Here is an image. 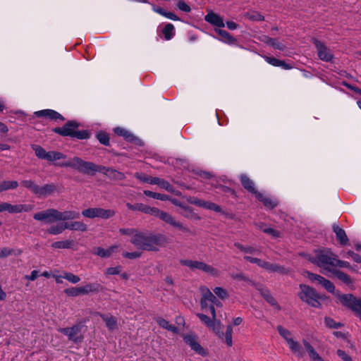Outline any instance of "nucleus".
<instances>
[{"mask_svg": "<svg viewBox=\"0 0 361 361\" xmlns=\"http://www.w3.org/2000/svg\"><path fill=\"white\" fill-rule=\"evenodd\" d=\"M130 243L138 250L158 251L159 247L165 245L166 237L163 234H154L138 231L130 239Z\"/></svg>", "mask_w": 361, "mask_h": 361, "instance_id": "1", "label": "nucleus"}, {"mask_svg": "<svg viewBox=\"0 0 361 361\" xmlns=\"http://www.w3.org/2000/svg\"><path fill=\"white\" fill-rule=\"evenodd\" d=\"M197 316L199 319L210 330H212L214 334L217 336V338L223 343L226 344L227 346L231 347L233 345V328L231 325H228L226 326V332L224 333L222 331V324L219 320L216 318V314H215V319H214L212 315V318H209L208 316L198 313Z\"/></svg>", "mask_w": 361, "mask_h": 361, "instance_id": "2", "label": "nucleus"}, {"mask_svg": "<svg viewBox=\"0 0 361 361\" xmlns=\"http://www.w3.org/2000/svg\"><path fill=\"white\" fill-rule=\"evenodd\" d=\"M80 214L75 211L60 212L50 208L34 214L33 218L45 224H52L55 221H67L78 219Z\"/></svg>", "mask_w": 361, "mask_h": 361, "instance_id": "3", "label": "nucleus"}, {"mask_svg": "<svg viewBox=\"0 0 361 361\" xmlns=\"http://www.w3.org/2000/svg\"><path fill=\"white\" fill-rule=\"evenodd\" d=\"M56 165L61 167H71L82 173L91 176H94L97 172H99L101 166V165L84 161L78 157H75L69 161L56 164Z\"/></svg>", "mask_w": 361, "mask_h": 361, "instance_id": "4", "label": "nucleus"}, {"mask_svg": "<svg viewBox=\"0 0 361 361\" xmlns=\"http://www.w3.org/2000/svg\"><path fill=\"white\" fill-rule=\"evenodd\" d=\"M141 212H144L145 214H148L154 216L158 217L159 219L164 221L166 224L172 226L173 227L178 228L179 230L183 232H190V229L188 227L183 226V224L180 221H176L174 219V217L172 216V215L164 211H161L158 208L151 207L148 205L143 204Z\"/></svg>", "mask_w": 361, "mask_h": 361, "instance_id": "5", "label": "nucleus"}, {"mask_svg": "<svg viewBox=\"0 0 361 361\" xmlns=\"http://www.w3.org/2000/svg\"><path fill=\"white\" fill-rule=\"evenodd\" d=\"M336 255L332 252L327 251H320L314 256L310 257V260L322 268L321 272L323 274L328 275L334 270V262Z\"/></svg>", "mask_w": 361, "mask_h": 361, "instance_id": "6", "label": "nucleus"}, {"mask_svg": "<svg viewBox=\"0 0 361 361\" xmlns=\"http://www.w3.org/2000/svg\"><path fill=\"white\" fill-rule=\"evenodd\" d=\"M78 123L74 121L67 122L63 127L55 128L53 131L62 136H70L78 139H87L90 133L87 130H77Z\"/></svg>", "mask_w": 361, "mask_h": 361, "instance_id": "7", "label": "nucleus"}, {"mask_svg": "<svg viewBox=\"0 0 361 361\" xmlns=\"http://www.w3.org/2000/svg\"><path fill=\"white\" fill-rule=\"evenodd\" d=\"M279 335L285 340L290 351L298 357H302L304 352L298 341L295 340L292 333L287 329L279 325L277 326Z\"/></svg>", "mask_w": 361, "mask_h": 361, "instance_id": "8", "label": "nucleus"}, {"mask_svg": "<svg viewBox=\"0 0 361 361\" xmlns=\"http://www.w3.org/2000/svg\"><path fill=\"white\" fill-rule=\"evenodd\" d=\"M180 264L182 266H185L190 268L192 271H202L206 274H208L212 276H219V271L202 261L192 260V259H180Z\"/></svg>", "mask_w": 361, "mask_h": 361, "instance_id": "9", "label": "nucleus"}, {"mask_svg": "<svg viewBox=\"0 0 361 361\" xmlns=\"http://www.w3.org/2000/svg\"><path fill=\"white\" fill-rule=\"evenodd\" d=\"M300 291L298 293L300 299L314 307H319L321 296L316 290L307 285H300Z\"/></svg>", "mask_w": 361, "mask_h": 361, "instance_id": "10", "label": "nucleus"}, {"mask_svg": "<svg viewBox=\"0 0 361 361\" xmlns=\"http://www.w3.org/2000/svg\"><path fill=\"white\" fill-rule=\"evenodd\" d=\"M202 298L200 305L202 310L207 311L209 309L214 319H215V309L214 303L218 302L216 296L207 287H202Z\"/></svg>", "mask_w": 361, "mask_h": 361, "instance_id": "11", "label": "nucleus"}, {"mask_svg": "<svg viewBox=\"0 0 361 361\" xmlns=\"http://www.w3.org/2000/svg\"><path fill=\"white\" fill-rule=\"evenodd\" d=\"M115 214L116 212L114 209H106L101 207H91L82 211V215L90 219H108L115 216Z\"/></svg>", "mask_w": 361, "mask_h": 361, "instance_id": "12", "label": "nucleus"}, {"mask_svg": "<svg viewBox=\"0 0 361 361\" xmlns=\"http://www.w3.org/2000/svg\"><path fill=\"white\" fill-rule=\"evenodd\" d=\"M82 328L81 324H75L71 327L60 328L58 331L66 335L69 341L74 343H78L83 340V336L81 334Z\"/></svg>", "mask_w": 361, "mask_h": 361, "instance_id": "13", "label": "nucleus"}, {"mask_svg": "<svg viewBox=\"0 0 361 361\" xmlns=\"http://www.w3.org/2000/svg\"><path fill=\"white\" fill-rule=\"evenodd\" d=\"M339 300L343 305L354 311L361 320V299H358L351 294H346L339 296Z\"/></svg>", "mask_w": 361, "mask_h": 361, "instance_id": "14", "label": "nucleus"}, {"mask_svg": "<svg viewBox=\"0 0 361 361\" xmlns=\"http://www.w3.org/2000/svg\"><path fill=\"white\" fill-rule=\"evenodd\" d=\"M33 209L31 204H15L13 205L8 202H0V212H8L11 214H18L21 212H28Z\"/></svg>", "mask_w": 361, "mask_h": 361, "instance_id": "15", "label": "nucleus"}, {"mask_svg": "<svg viewBox=\"0 0 361 361\" xmlns=\"http://www.w3.org/2000/svg\"><path fill=\"white\" fill-rule=\"evenodd\" d=\"M313 42L317 48L319 59L326 62H330L333 60L334 54L332 51L324 43L316 39H314Z\"/></svg>", "mask_w": 361, "mask_h": 361, "instance_id": "16", "label": "nucleus"}, {"mask_svg": "<svg viewBox=\"0 0 361 361\" xmlns=\"http://www.w3.org/2000/svg\"><path fill=\"white\" fill-rule=\"evenodd\" d=\"M99 173H102L109 178L115 180H122L126 178L123 173L118 171L112 168H108L104 166H100Z\"/></svg>", "mask_w": 361, "mask_h": 361, "instance_id": "17", "label": "nucleus"}, {"mask_svg": "<svg viewBox=\"0 0 361 361\" xmlns=\"http://www.w3.org/2000/svg\"><path fill=\"white\" fill-rule=\"evenodd\" d=\"M184 341L190 346V348L195 350L197 353L201 355H205L206 351L197 342V338L192 335H187L184 336Z\"/></svg>", "mask_w": 361, "mask_h": 361, "instance_id": "18", "label": "nucleus"}, {"mask_svg": "<svg viewBox=\"0 0 361 361\" xmlns=\"http://www.w3.org/2000/svg\"><path fill=\"white\" fill-rule=\"evenodd\" d=\"M189 202L192 204L197 205L200 207L206 208L209 210H213L216 212H221V208L218 204L213 202H206L196 198H190L189 200Z\"/></svg>", "mask_w": 361, "mask_h": 361, "instance_id": "19", "label": "nucleus"}, {"mask_svg": "<svg viewBox=\"0 0 361 361\" xmlns=\"http://www.w3.org/2000/svg\"><path fill=\"white\" fill-rule=\"evenodd\" d=\"M56 186L54 183L46 184L43 186L39 185L35 195L39 198H44L56 192Z\"/></svg>", "mask_w": 361, "mask_h": 361, "instance_id": "20", "label": "nucleus"}, {"mask_svg": "<svg viewBox=\"0 0 361 361\" xmlns=\"http://www.w3.org/2000/svg\"><path fill=\"white\" fill-rule=\"evenodd\" d=\"M260 267L270 272H278L283 274H287L289 273V271L283 267L263 260L260 264Z\"/></svg>", "mask_w": 361, "mask_h": 361, "instance_id": "21", "label": "nucleus"}, {"mask_svg": "<svg viewBox=\"0 0 361 361\" xmlns=\"http://www.w3.org/2000/svg\"><path fill=\"white\" fill-rule=\"evenodd\" d=\"M37 117H44L51 120H61L63 121L64 118L59 113L52 109H44L35 112Z\"/></svg>", "mask_w": 361, "mask_h": 361, "instance_id": "22", "label": "nucleus"}, {"mask_svg": "<svg viewBox=\"0 0 361 361\" xmlns=\"http://www.w3.org/2000/svg\"><path fill=\"white\" fill-rule=\"evenodd\" d=\"M240 182L243 188L248 192L256 195L259 192L255 189L254 182L245 174L240 176Z\"/></svg>", "mask_w": 361, "mask_h": 361, "instance_id": "23", "label": "nucleus"}, {"mask_svg": "<svg viewBox=\"0 0 361 361\" xmlns=\"http://www.w3.org/2000/svg\"><path fill=\"white\" fill-rule=\"evenodd\" d=\"M333 230L336 233L337 240L343 245L348 244L349 240L345 231L339 226L334 224Z\"/></svg>", "mask_w": 361, "mask_h": 361, "instance_id": "24", "label": "nucleus"}, {"mask_svg": "<svg viewBox=\"0 0 361 361\" xmlns=\"http://www.w3.org/2000/svg\"><path fill=\"white\" fill-rule=\"evenodd\" d=\"M204 19L207 22L213 25L217 26L219 27H224V23L222 18L214 13L211 12L208 13L205 16Z\"/></svg>", "mask_w": 361, "mask_h": 361, "instance_id": "25", "label": "nucleus"}, {"mask_svg": "<svg viewBox=\"0 0 361 361\" xmlns=\"http://www.w3.org/2000/svg\"><path fill=\"white\" fill-rule=\"evenodd\" d=\"M302 343L307 352L308 353L310 359L312 361H324L309 342H307L306 340H303Z\"/></svg>", "mask_w": 361, "mask_h": 361, "instance_id": "26", "label": "nucleus"}, {"mask_svg": "<svg viewBox=\"0 0 361 361\" xmlns=\"http://www.w3.org/2000/svg\"><path fill=\"white\" fill-rule=\"evenodd\" d=\"M255 197L259 201L262 202L265 207L269 209H273L278 204V202L276 200H272L261 192H258Z\"/></svg>", "mask_w": 361, "mask_h": 361, "instance_id": "27", "label": "nucleus"}, {"mask_svg": "<svg viewBox=\"0 0 361 361\" xmlns=\"http://www.w3.org/2000/svg\"><path fill=\"white\" fill-rule=\"evenodd\" d=\"M257 286L256 285L255 287L259 290L261 295L271 306L275 307L278 309L280 308L279 304L274 298V297L271 295L269 290L263 288H257Z\"/></svg>", "mask_w": 361, "mask_h": 361, "instance_id": "28", "label": "nucleus"}, {"mask_svg": "<svg viewBox=\"0 0 361 361\" xmlns=\"http://www.w3.org/2000/svg\"><path fill=\"white\" fill-rule=\"evenodd\" d=\"M66 227L69 230L82 232L87 230V226L82 221L66 222Z\"/></svg>", "mask_w": 361, "mask_h": 361, "instance_id": "29", "label": "nucleus"}, {"mask_svg": "<svg viewBox=\"0 0 361 361\" xmlns=\"http://www.w3.org/2000/svg\"><path fill=\"white\" fill-rule=\"evenodd\" d=\"M117 247H118V246L114 245V246H111L109 248L105 250L102 247H97L94 248L93 252H94V254H95L101 257H109Z\"/></svg>", "mask_w": 361, "mask_h": 361, "instance_id": "30", "label": "nucleus"}, {"mask_svg": "<svg viewBox=\"0 0 361 361\" xmlns=\"http://www.w3.org/2000/svg\"><path fill=\"white\" fill-rule=\"evenodd\" d=\"M150 180V184L158 185L160 188H164L169 192H173V187L166 180L157 177H153Z\"/></svg>", "mask_w": 361, "mask_h": 361, "instance_id": "31", "label": "nucleus"}, {"mask_svg": "<svg viewBox=\"0 0 361 361\" xmlns=\"http://www.w3.org/2000/svg\"><path fill=\"white\" fill-rule=\"evenodd\" d=\"M80 287L82 295H87L90 293H98L102 290V286L99 283H87Z\"/></svg>", "mask_w": 361, "mask_h": 361, "instance_id": "32", "label": "nucleus"}, {"mask_svg": "<svg viewBox=\"0 0 361 361\" xmlns=\"http://www.w3.org/2000/svg\"><path fill=\"white\" fill-rule=\"evenodd\" d=\"M109 330L112 331L117 327L116 319L111 315L100 314Z\"/></svg>", "mask_w": 361, "mask_h": 361, "instance_id": "33", "label": "nucleus"}, {"mask_svg": "<svg viewBox=\"0 0 361 361\" xmlns=\"http://www.w3.org/2000/svg\"><path fill=\"white\" fill-rule=\"evenodd\" d=\"M216 33L221 37V40L224 42L228 43L230 44H234L236 43L237 40L232 35H231L227 31L218 29L216 30Z\"/></svg>", "mask_w": 361, "mask_h": 361, "instance_id": "34", "label": "nucleus"}, {"mask_svg": "<svg viewBox=\"0 0 361 361\" xmlns=\"http://www.w3.org/2000/svg\"><path fill=\"white\" fill-rule=\"evenodd\" d=\"M157 324L163 329H167L174 334L178 333V329L174 325L170 324L168 321L161 317L156 319Z\"/></svg>", "mask_w": 361, "mask_h": 361, "instance_id": "35", "label": "nucleus"}, {"mask_svg": "<svg viewBox=\"0 0 361 361\" xmlns=\"http://www.w3.org/2000/svg\"><path fill=\"white\" fill-rule=\"evenodd\" d=\"M18 186V183L16 180H3L0 183V192L16 189Z\"/></svg>", "mask_w": 361, "mask_h": 361, "instance_id": "36", "label": "nucleus"}, {"mask_svg": "<svg viewBox=\"0 0 361 361\" xmlns=\"http://www.w3.org/2000/svg\"><path fill=\"white\" fill-rule=\"evenodd\" d=\"M23 253L21 249H11L9 247H2L1 250V258H6L11 255L19 256Z\"/></svg>", "mask_w": 361, "mask_h": 361, "instance_id": "37", "label": "nucleus"}, {"mask_svg": "<svg viewBox=\"0 0 361 361\" xmlns=\"http://www.w3.org/2000/svg\"><path fill=\"white\" fill-rule=\"evenodd\" d=\"M67 229L66 227V223L57 225H53L47 229L46 232L51 235H59L61 234Z\"/></svg>", "mask_w": 361, "mask_h": 361, "instance_id": "38", "label": "nucleus"}, {"mask_svg": "<svg viewBox=\"0 0 361 361\" xmlns=\"http://www.w3.org/2000/svg\"><path fill=\"white\" fill-rule=\"evenodd\" d=\"M73 241L71 240L56 241L51 244V247L56 249H69L73 247Z\"/></svg>", "mask_w": 361, "mask_h": 361, "instance_id": "39", "label": "nucleus"}, {"mask_svg": "<svg viewBox=\"0 0 361 361\" xmlns=\"http://www.w3.org/2000/svg\"><path fill=\"white\" fill-rule=\"evenodd\" d=\"M245 17L250 20L253 21H263L264 20V16H262L260 13L258 11H252L250 12H247L245 14Z\"/></svg>", "mask_w": 361, "mask_h": 361, "instance_id": "40", "label": "nucleus"}, {"mask_svg": "<svg viewBox=\"0 0 361 361\" xmlns=\"http://www.w3.org/2000/svg\"><path fill=\"white\" fill-rule=\"evenodd\" d=\"M65 158L66 155L61 152L56 151H49L48 152L46 160L49 161H54Z\"/></svg>", "mask_w": 361, "mask_h": 361, "instance_id": "41", "label": "nucleus"}, {"mask_svg": "<svg viewBox=\"0 0 361 361\" xmlns=\"http://www.w3.org/2000/svg\"><path fill=\"white\" fill-rule=\"evenodd\" d=\"M305 276L312 282H316V283H317L318 284H320L322 286H323V284H324L323 281L326 280V279H324L323 276H322L320 275H318V274H316L311 273L310 271H306L305 272Z\"/></svg>", "mask_w": 361, "mask_h": 361, "instance_id": "42", "label": "nucleus"}, {"mask_svg": "<svg viewBox=\"0 0 361 361\" xmlns=\"http://www.w3.org/2000/svg\"><path fill=\"white\" fill-rule=\"evenodd\" d=\"M144 194L146 196L151 197L154 199L166 201L170 200V197L164 194L157 193L149 190H144Z\"/></svg>", "mask_w": 361, "mask_h": 361, "instance_id": "43", "label": "nucleus"}, {"mask_svg": "<svg viewBox=\"0 0 361 361\" xmlns=\"http://www.w3.org/2000/svg\"><path fill=\"white\" fill-rule=\"evenodd\" d=\"M32 149L35 152V155L39 158L42 159H47L48 152H47L43 147L39 146V145H32Z\"/></svg>", "mask_w": 361, "mask_h": 361, "instance_id": "44", "label": "nucleus"}, {"mask_svg": "<svg viewBox=\"0 0 361 361\" xmlns=\"http://www.w3.org/2000/svg\"><path fill=\"white\" fill-rule=\"evenodd\" d=\"M185 213L183 214L185 218L191 220H200V216L193 212V209L189 207H183Z\"/></svg>", "mask_w": 361, "mask_h": 361, "instance_id": "45", "label": "nucleus"}, {"mask_svg": "<svg viewBox=\"0 0 361 361\" xmlns=\"http://www.w3.org/2000/svg\"><path fill=\"white\" fill-rule=\"evenodd\" d=\"M234 246L245 253L255 254L257 252H259V250L255 247L251 246L245 247L239 243H235Z\"/></svg>", "mask_w": 361, "mask_h": 361, "instance_id": "46", "label": "nucleus"}, {"mask_svg": "<svg viewBox=\"0 0 361 361\" xmlns=\"http://www.w3.org/2000/svg\"><path fill=\"white\" fill-rule=\"evenodd\" d=\"M21 184L23 187L30 190L33 194L36 195L39 185H37L33 180H25L21 182Z\"/></svg>", "mask_w": 361, "mask_h": 361, "instance_id": "47", "label": "nucleus"}, {"mask_svg": "<svg viewBox=\"0 0 361 361\" xmlns=\"http://www.w3.org/2000/svg\"><path fill=\"white\" fill-rule=\"evenodd\" d=\"M114 132L116 134L123 137L126 140H133V135L130 133L128 130H126L125 128L117 127L114 128Z\"/></svg>", "mask_w": 361, "mask_h": 361, "instance_id": "48", "label": "nucleus"}, {"mask_svg": "<svg viewBox=\"0 0 361 361\" xmlns=\"http://www.w3.org/2000/svg\"><path fill=\"white\" fill-rule=\"evenodd\" d=\"M162 32L166 40L171 39L174 35V26L171 23H168L163 29Z\"/></svg>", "mask_w": 361, "mask_h": 361, "instance_id": "49", "label": "nucleus"}, {"mask_svg": "<svg viewBox=\"0 0 361 361\" xmlns=\"http://www.w3.org/2000/svg\"><path fill=\"white\" fill-rule=\"evenodd\" d=\"M64 293L71 297H77L78 295H82L80 286L66 288L64 290Z\"/></svg>", "mask_w": 361, "mask_h": 361, "instance_id": "50", "label": "nucleus"}, {"mask_svg": "<svg viewBox=\"0 0 361 361\" xmlns=\"http://www.w3.org/2000/svg\"><path fill=\"white\" fill-rule=\"evenodd\" d=\"M231 278L234 280H238V281H247V282H250L252 285L256 286V284L252 281L251 280L249 279L248 277H247L242 272H239V273H233L231 274Z\"/></svg>", "mask_w": 361, "mask_h": 361, "instance_id": "51", "label": "nucleus"}, {"mask_svg": "<svg viewBox=\"0 0 361 361\" xmlns=\"http://www.w3.org/2000/svg\"><path fill=\"white\" fill-rule=\"evenodd\" d=\"M331 273L334 275H335L338 279L343 281L344 283H350V278L348 274H346L342 271L335 270V269Z\"/></svg>", "mask_w": 361, "mask_h": 361, "instance_id": "52", "label": "nucleus"}, {"mask_svg": "<svg viewBox=\"0 0 361 361\" xmlns=\"http://www.w3.org/2000/svg\"><path fill=\"white\" fill-rule=\"evenodd\" d=\"M63 278L68 280L69 282L72 283H77L80 281L79 276L70 272L64 273V274L63 275Z\"/></svg>", "mask_w": 361, "mask_h": 361, "instance_id": "53", "label": "nucleus"}, {"mask_svg": "<svg viewBox=\"0 0 361 361\" xmlns=\"http://www.w3.org/2000/svg\"><path fill=\"white\" fill-rule=\"evenodd\" d=\"M97 138L102 145L105 146L109 145V138L106 133L100 132L97 135Z\"/></svg>", "mask_w": 361, "mask_h": 361, "instance_id": "54", "label": "nucleus"}, {"mask_svg": "<svg viewBox=\"0 0 361 361\" xmlns=\"http://www.w3.org/2000/svg\"><path fill=\"white\" fill-rule=\"evenodd\" d=\"M326 326L331 329H338L341 326V323H336L333 319L330 317H326L324 319Z\"/></svg>", "mask_w": 361, "mask_h": 361, "instance_id": "55", "label": "nucleus"}, {"mask_svg": "<svg viewBox=\"0 0 361 361\" xmlns=\"http://www.w3.org/2000/svg\"><path fill=\"white\" fill-rule=\"evenodd\" d=\"M343 257H351L356 262H361V257L353 251L343 252Z\"/></svg>", "mask_w": 361, "mask_h": 361, "instance_id": "56", "label": "nucleus"}, {"mask_svg": "<svg viewBox=\"0 0 361 361\" xmlns=\"http://www.w3.org/2000/svg\"><path fill=\"white\" fill-rule=\"evenodd\" d=\"M264 233L271 235L274 238H280L281 236V233L279 231L275 230L271 227H267V228L264 229Z\"/></svg>", "mask_w": 361, "mask_h": 361, "instance_id": "57", "label": "nucleus"}, {"mask_svg": "<svg viewBox=\"0 0 361 361\" xmlns=\"http://www.w3.org/2000/svg\"><path fill=\"white\" fill-rule=\"evenodd\" d=\"M269 45L274 49L281 51L285 49V46L282 43L279 42L276 39L271 38V42H269Z\"/></svg>", "mask_w": 361, "mask_h": 361, "instance_id": "58", "label": "nucleus"}, {"mask_svg": "<svg viewBox=\"0 0 361 361\" xmlns=\"http://www.w3.org/2000/svg\"><path fill=\"white\" fill-rule=\"evenodd\" d=\"M214 293L221 299H224L228 296L227 291L221 287H216L214 289Z\"/></svg>", "mask_w": 361, "mask_h": 361, "instance_id": "59", "label": "nucleus"}, {"mask_svg": "<svg viewBox=\"0 0 361 361\" xmlns=\"http://www.w3.org/2000/svg\"><path fill=\"white\" fill-rule=\"evenodd\" d=\"M141 255H142V253L139 251H135V252H124L123 253V256L124 257L128 258L130 259L139 258V257H140Z\"/></svg>", "mask_w": 361, "mask_h": 361, "instance_id": "60", "label": "nucleus"}, {"mask_svg": "<svg viewBox=\"0 0 361 361\" xmlns=\"http://www.w3.org/2000/svg\"><path fill=\"white\" fill-rule=\"evenodd\" d=\"M138 230L134 228H120L119 233L122 235L134 236L137 233Z\"/></svg>", "mask_w": 361, "mask_h": 361, "instance_id": "61", "label": "nucleus"}, {"mask_svg": "<svg viewBox=\"0 0 361 361\" xmlns=\"http://www.w3.org/2000/svg\"><path fill=\"white\" fill-rule=\"evenodd\" d=\"M135 176L137 179H139L140 180H141V181H142L144 183H151V180H152V178H153L152 176H147L145 174L140 173H136L135 174Z\"/></svg>", "mask_w": 361, "mask_h": 361, "instance_id": "62", "label": "nucleus"}, {"mask_svg": "<svg viewBox=\"0 0 361 361\" xmlns=\"http://www.w3.org/2000/svg\"><path fill=\"white\" fill-rule=\"evenodd\" d=\"M323 287L329 292L333 293L335 290V286L334 284L329 280L326 279L323 281Z\"/></svg>", "mask_w": 361, "mask_h": 361, "instance_id": "63", "label": "nucleus"}, {"mask_svg": "<svg viewBox=\"0 0 361 361\" xmlns=\"http://www.w3.org/2000/svg\"><path fill=\"white\" fill-rule=\"evenodd\" d=\"M264 59L267 63L274 66H279L281 62V60L277 59L274 57L265 56Z\"/></svg>", "mask_w": 361, "mask_h": 361, "instance_id": "64", "label": "nucleus"}]
</instances>
